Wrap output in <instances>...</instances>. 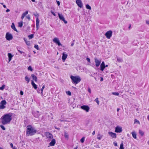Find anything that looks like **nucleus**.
<instances>
[{"mask_svg":"<svg viewBox=\"0 0 149 149\" xmlns=\"http://www.w3.org/2000/svg\"><path fill=\"white\" fill-rule=\"evenodd\" d=\"M103 136L102 135H100V134H98L97 135V138L99 140H100Z\"/></svg>","mask_w":149,"mask_h":149,"instance_id":"obj_29","label":"nucleus"},{"mask_svg":"<svg viewBox=\"0 0 149 149\" xmlns=\"http://www.w3.org/2000/svg\"><path fill=\"white\" fill-rule=\"evenodd\" d=\"M45 85H43L42 86V88L41 89V93L42 94V95L43 91V89H44V88H45Z\"/></svg>","mask_w":149,"mask_h":149,"instance_id":"obj_42","label":"nucleus"},{"mask_svg":"<svg viewBox=\"0 0 149 149\" xmlns=\"http://www.w3.org/2000/svg\"><path fill=\"white\" fill-rule=\"evenodd\" d=\"M28 11H26L24 13H23L22 15L24 16H25L28 13Z\"/></svg>","mask_w":149,"mask_h":149,"instance_id":"obj_43","label":"nucleus"},{"mask_svg":"<svg viewBox=\"0 0 149 149\" xmlns=\"http://www.w3.org/2000/svg\"><path fill=\"white\" fill-rule=\"evenodd\" d=\"M54 127H55V128L56 129H57V130H59L60 129L59 128H57L56 126H55Z\"/></svg>","mask_w":149,"mask_h":149,"instance_id":"obj_64","label":"nucleus"},{"mask_svg":"<svg viewBox=\"0 0 149 149\" xmlns=\"http://www.w3.org/2000/svg\"><path fill=\"white\" fill-rule=\"evenodd\" d=\"M81 108L86 111V112H88L90 109V108L87 105H84L81 107Z\"/></svg>","mask_w":149,"mask_h":149,"instance_id":"obj_7","label":"nucleus"},{"mask_svg":"<svg viewBox=\"0 0 149 149\" xmlns=\"http://www.w3.org/2000/svg\"><path fill=\"white\" fill-rule=\"evenodd\" d=\"M8 57L9 61L10 62L11 60L13 55L10 53H8Z\"/></svg>","mask_w":149,"mask_h":149,"instance_id":"obj_21","label":"nucleus"},{"mask_svg":"<svg viewBox=\"0 0 149 149\" xmlns=\"http://www.w3.org/2000/svg\"><path fill=\"white\" fill-rule=\"evenodd\" d=\"M105 63L104 62L102 61L100 65V70L103 71L105 68Z\"/></svg>","mask_w":149,"mask_h":149,"instance_id":"obj_14","label":"nucleus"},{"mask_svg":"<svg viewBox=\"0 0 149 149\" xmlns=\"http://www.w3.org/2000/svg\"><path fill=\"white\" fill-rule=\"evenodd\" d=\"M1 119L3 125H5L9 123L12 119V113H9L3 115Z\"/></svg>","mask_w":149,"mask_h":149,"instance_id":"obj_1","label":"nucleus"},{"mask_svg":"<svg viewBox=\"0 0 149 149\" xmlns=\"http://www.w3.org/2000/svg\"><path fill=\"white\" fill-rule=\"evenodd\" d=\"M33 114L36 118H38L40 116V114L39 113V112L38 111H36L33 112Z\"/></svg>","mask_w":149,"mask_h":149,"instance_id":"obj_13","label":"nucleus"},{"mask_svg":"<svg viewBox=\"0 0 149 149\" xmlns=\"http://www.w3.org/2000/svg\"><path fill=\"white\" fill-rule=\"evenodd\" d=\"M18 51L20 53L22 54L23 53V52L19 50L18 49Z\"/></svg>","mask_w":149,"mask_h":149,"instance_id":"obj_56","label":"nucleus"},{"mask_svg":"<svg viewBox=\"0 0 149 149\" xmlns=\"http://www.w3.org/2000/svg\"><path fill=\"white\" fill-rule=\"evenodd\" d=\"M24 79H25V80L27 81V83H28L30 81V78H29V77H28L27 76H26L25 77Z\"/></svg>","mask_w":149,"mask_h":149,"instance_id":"obj_27","label":"nucleus"},{"mask_svg":"<svg viewBox=\"0 0 149 149\" xmlns=\"http://www.w3.org/2000/svg\"><path fill=\"white\" fill-rule=\"evenodd\" d=\"M10 11V10L8 9H7V10H6V12H9Z\"/></svg>","mask_w":149,"mask_h":149,"instance_id":"obj_60","label":"nucleus"},{"mask_svg":"<svg viewBox=\"0 0 149 149\" xmlns=\"http://www.w3.org/2000/svg\"><path fill=\"white\" fill-rule=\"evenodd\" d=\"M5 108V106L4 105H0V109H3Z\"/></svg>","mask_w":149,"mask_h":149,"instance_id":"obj_47","label":"nucleus"},{"mask_svg":"<svg viewBox=\"0 0 149 149\" xmlns=\"http://www.w3.org/2000/svg\"><path fill=\"white\" fill-rule=\"evenodd\" d=\"M53 41L54 43L57 44L58 46H62V45L60 43L58 38H55L53 39Z\"/></svg>","mask_w":149,"mask_h":149,"instance_id":"obj_6","label":"nucleus"},{"mask_svg":"<svg viewBox=\"0 0 149 149\" xmlns=\"http://www.w3.org/2000/svg\"><path fill=\"white\" fill-rule=\"evenodd\" d=\"M34 35L33 34H31L29 35L28 36V37L29 38V39H31L33 38Z\"/></svg>","mask_w":149,"mask_h":149,"instance_id":"obj_34","label":"nucleus"},{"mask_svg":"<svg viewBox=\"0 0 149 149\" xmlns=\"http://www.w3.org/2000/svg\"><path fill=\"white\" fill-rule=\"evenodd\" d=\"M0 127L3 130H6V128L4 126L2 125H0Z\"/></svg>","mask_w":149,"mask_h":149,"instance_id":"obj_39","label":"nucleus"},{"mask_svg":"<svg viewBox=\"0 0 149 149\" xmlns=\"http://www.w3.org/2000/svg\"><path fill=\"white\" fill-rule=\"evenodd\" d=\"M112 32L111 30L107 31L105 34V35L108 39H110L112 36Z\"/></svg>","mask_w":149,"mask_h":149,"instance_id":"obj_5","label":"nucleus"},{"mask_svg":"<svg viewBox=\"0 0 149 149\" xmlns=\"http://www.w3.org/2000/svg\"><path fill=\"white\" fill-rule=\"evenodd\" d=\"M23 92L22 91H20V94L21 95H23Z\"/></svg>","mask_w":149,"mask_h":149,"instance_id":"obj_55","label":"nucleus"},{"mask_svg":"<svg viewBox=\"0 0 149 149\" xmlns=\"http://www.w3.org/2000/svg\"><path fill=\"white\" fill-rule=\"evenodd\" d=\"M94 60L96 66L97 67L99 66L101 62V60H98L96 58H94Z\"/></svg>","mask_w":149,"mask_h":149,"instance_id":"obj_9","label":"nucleus"},{"mask_svg":"<svg viewBox=\"0 0 149 149\" xmlns=\"http://www.w3.org/2000/svg\"><path fill=\"white\" fill-rule=\"evenodd\" d=\"M39 20H38V19L36 21V27L37 30L38 29L40 26L39 24Z\"/></svg>","mask_w":149,"mask_h":149,"instance_id":"obj_23","label":"nucleus"},{"mask_svg":"<svg viewBox=\"0 0 149 149\" xmlns=\"http://www.w3.org/2000/svg\"><path fill=\"white\" fill-rule=\"evenodd\" d=\"M34 47L37 50H39L38 46V45H35L34 46Z\"/></svg>","mask_w":149,"mask_h":149,"instance_id":"obj_44","label":"nucleus"},{"mask_svg":"<svg viewBox=\"0 0 149 149\" xmlns=\"http://www.w3.org/2000/svg\"><path fill=\"white\" fill-rule=\"evenodd\" d=\"M33 15L35 17H36V20H37V19H38V20H39L38 18V17L39 16V14L38 13L36 12V13H33Z\"/></svg>","mask_w":149,"mask_h":149,"instance_id":"obj_24","label":"nucleus"},{"mask_svg":"<svg viewBox=\"0 0 149 149\" xmlns=\"http://www.w3.org/2000/svg\"><path fill=\"white\" fill-rule=\"evenodd\" d=\"M76 2L78 6L80 8L82 7L83 6V3L81 0H76Z\"/></svg>","mask_w":149,"mask_h":149,"instance_id":"obj_10","label":"nucleus"},{"mask_svg":"<svg viewBox=\"0 0 149 149\" xmlns=\"http://www.w3.org/2000/svg\"><path fill=\"white\" fill-rule=\"evenodd\" d=\"M113 144L114 145V146H118L117 143L116 142H113Z\"/></svg>","mask_w":149,"mask_h":149,"instance_id":"obj_51","label":"nucleus"},{"mask_svg":"<svg viewBox=\"0 0 149 149\" xmlns=\"http://www.w3.org/2000/svg\"><path fill=\"white\" fill-rule=\"evenodd\" d=\"M31 84L33 86V87L35 89H36L37 88V85L34 83V81L33 80L31 81Z\"/></svg>","mask_w":149,"mask_h":149,"instance_id":"obj_19","label":"nucleus"},{"mask_svg":"<svg viewBox=\"0 0 149 149\" xmlns=\"http://www.w3.org/2000/svg\"><path fill=\"white\" fill-rule=\"evenodd\" d=\"M86 8L89 10H91V7L88 4H87L86 6Z\"/></svg>","mask_w":149,"mask_h":149,"instance_id":"obj_32","label":"nucleus"},{"mask_svg":"<svg viewBox=\"0 0 149 149\" xmlns=\"http://www.w3.org/2000/svg\"><path fill=\"white\" fill-rule=\"evenodd\" d=\"M56 2H57V3L58 6H59V5H60V2L59 1H56Z\"/></svg>","mask_w":149,"mask_h":149,"instance_id":"obj_54","label":"nucleus"},{"mask_svg":"<svg viewBox=\"0 0 149 149\" xmlns=\"http://www.w3.org/2000/svg\"><path fill=\"white\" fill-rule=\"evenodd\" d=\"M5 85L4 84L2 85V86L0 87V90H3L4 88H5Z\"/></svg>","mask_w":149,"mask_h":149,"instance_id":"obj_41","label":"nucleus"},{"mask_svg":"<svg viewBox=\"0 0 149 149\" xmlns=\"http://www.w3.org/2000/svg\"><path fill=\"white\" fill-rule=\"evenodd\" d=\"M131 134L133 137L135 139L136 138V134L135 132L134 131L132 132Z\"/></svg>","mask_w":149,"mask_h":149,"instance_id":"obj_22","label":"nucleus"},{"mask_svg":"<svg viewBox=\"0 0 149 149\" xmlns=\"http://www.w3.org/2000/svg\"><path fill=\"white\" fill-rule=\"evenodd\" d=\"M88 91L90 93H91V88H88Z\"/></svg>","mask_w":149,"mask_h":149,"instance_id":"obj_52","label":"nucleus"},{"mask_svg":"<svg viewBox=\"0 0 149 149\" xmlns=\"http://www.w3.org/2000/svg\"><path fill=\"white\" fill-rule=\"evenodd\" d=\"M86 59L88 62L90 63L91 61H90V58L87 57L86 58Z\"/></svg>","mask_w":149,"mask_h":149,"instance_id":"obj_50","label":"nucleus"},{"mask_svg":"<svg viewBox=\"0 0 149 149\" xmlns=\"http://www.w3.org/2000/svg\"><path fill=\"white\" fill-rule=\"evenodd\" d=\"M25 16H24V15H22V16H21V18L22 19H23L24 18V17Z\"/></svg>","mask_w":149,"mask_h":149,"instance_id":"obj_57","label":"nucleus"},{"mask_svg":"<svg viewBox=\"0 0 149 149\" xmlns=\"http://www.w3.org/2000/svg\"><path fill=\"white\" fill-rule=\"evenodd\" d=\"M70 78L72 80V83L76 84H78L81 80V78L79 76H74L71 75Z\"/></svg>","mask_w":149,"mask_h":149,"instance_id":"obj_3","label":"nucleus"},{"mask_svg":"<svg viewBox=\"0 0 149 149\" xmlns=\"http://www.w3.org/2000/svg\"><path fill=\"white\" fill-rule=\"evenodd\" d=\"M108 133L110 136L111 137L113 138H115L116 137V133L111 132H109Z\"/></svg>","mask_w":149,"mask_h":149,"instance_id":"obj_12","label":"nucleus"},{"mask_svg":"<svg viewBox=\"0 0 149 149\" xmlns=\"http://www.w3.org/2000/svg\"><path fill=\"white\" fill-rule=\"evenodd\" d=\"M26 17L28 19V20L29 21L30 20V19H31V18H30V16L29 15H27Z\"/></svg>","mask_w":149,"mask_h":149,"instance_id":"obj_46","label":"nucleus"},{"mask_svg":"<svg viewBox=\"0 0 149 149\" xmlns=\"http://www.w3.org/2000/svg\"><path fill=\"white\" fill-rule=\"evenodd\" d=\"M95 134V131H93V133H92V134L93 135H94Z\"/></svg>","mask_w":149,"mask_h":149,"instance_id":"obj_63","label":"nucleus"},{"mask_svg":"<svg viewBox=\"0 0 149 149\" xmlns=\"http://www.w3.org/2000/svg\"><path fill=\"white\" fill-rule=\"evenodd\" d=\"M122 131V127L117 126L115 128V132L117 133H120Z\"/></svg>","mask_w":149,"mask_h":149,"instance_id":"obj_11","label":"nucleus"},{"mask_svg":"<svg viewBox=\"0 0 149 149\" xmlns=\"http://www.w3.org/2000/svg\"><path fill=\"white\" fill-rule=\"evenodd\" d=\"M37 132V130L31 125H28L27 127L26 134L27 136H33Z\"/></svg>","mask_w":149,"mask_h":149,"instance_id":"obj_2","label":"nucleus"},{"mask_svg":"<svg viewBox=\"0 0 149 149\" xmlns=\"http://www.w3.org/2000/svg\"><path fill=\"white\" fill-rule=\"evenodd\" d=\"M64 136L65 138L68 139V134L66 132H65Z\"/></svg>","mask_w":149,"mask_h":149,"instance_id":"obj_38","label":"nucleus"},{"mask_svg":"<svg viewBox=\"0 0 149 149\" xmlns=\"http://www.w3.org/2000/svg\"><path fill=\"white\" fill-rule=\"evenodd\" d=\"M11 27L14 30L16 31L17 32H18V31L15 27L14 24V23H12V25L11 26Z\"/></svg>","mask_w":149,"mask_h":149,"instance_id":"obj_20","label":"nucleus"},{"mask_svg":"<svg viewBox=\"0 0 149 149\" xmlns=\"http://www.w3.org/2000/svg\"><path fill=\"white\" fill-rule=\"evenodd\" d=\"M85 140V137H83L80 139V141L81 143H83Z\"/></svg>","mask_w":149,"mask_h":149,"instance_id":"obj_40","label":"nucleus"},{"mask_svg":"<svg viewBox=\"0 0 149 149\" xmlns=\"http://www.w3.org/2000/svg\"><path fill=\"white\" fill-rule=\"evenodd\" d=\"M96 102L98 105H99L100 104V102L98 100V98H96L94 100Z\"/></svg>","mask_w":149,"mask_h":149,"instance_id":"obj_36","label":"nucleus"},{"mask_svg":"<svg viewBox=\"0 0 149 149\" xmlns=\"http://www.w3.org/2000/svg\"><path fill=\"white\" fill-rule=\"evenodd\" d=\"M28 69L29 70H30L31 71H32L33 70L31 66H29L28 68Z\"/></svg>","mask_w":149,"mask_h":149,"instance_id":"obj_37","label":"nucleus"},{"mask_svg":"<svg viewBox=\"0 0 149 149\" xmlns=\"http://www.w3.org/2000/svg\"><path fill=\"white\" fill-rule=\"evenodd\" d=\"M68 56V55L65 54L64 52H63L62 54V59L63 62H64L66 59L67 58Z\"/></svg>","mask_w":149,"mask_h":149,"instance_id":"obj_15","label":"nucleus"},{"mask_svg":"<svg viewBox=\"0 0 149 149\" xmlns=\"http://www.w3.org/2000/svg\"><path fill=\"white\" fill-rule=\"evenodd\" d=\"M56 143V140L55 139H53L51 142L49 143V145L50 146H54Z\"/></svg>","mask_w":149,"mask_h":149,"instance_id":"obj_17","label":"nucleus"},{"mask_svg":"<svg viewBox=\"0 0 149 149\" xmlns=\"http://www.w3.org/2000/svg\"><path fill=\"white\" fill-rule=\"evenodd\" d=\"M66 93L67 94L69 95H71V92L69 91H68L67 92H66Z\"/></svg>","mask_w":149,"mask_h":149,"instance_id":"obj_48","label":"nucleus"},{"mask_svg":"<svg viewBox=\"0 0 149 149\" xmlns=\"http://www.w3.org/2000/svg\"><path fill=\"white\" fill-rule=\"evenodd\" d=\"M58 15L59 18L60 20L63 21L65 24L67 23V21L65 20L64 17L62 14L58 13Z\"/></svg>","mask_w":149,"mask_h":149,"instance_id":"obj_8","label":"nucleus"},{"mask_svg":"<svg viewBox=\"0 0 149 149\" xmlns=\"http://www.w3.org/2000/svg\"><path fill=\"white\" fill-rule=\"evenodd\" d=\"M117 60L118 62H122L123 61V60L122 58L118 57L117 58Z\"/></svg>","mask_w":149,"mask_h":149,"instance_id":"obj_30","label":"nucleus"},{"mask_svg":"<svg viewBox=\"0 0 149 149\" xmlns=\"http://www.w3.org/2000/svg\"><path fill=\"white\" fill-rule=\"evenodd\" d=\"M75 41L74 40L73 41L72 43L71 44V46L72 47L73 46L74 44V42Z\"/></svg>","mask_w":149,"mask_h":149,"instance_id":"obj_53","label":"nucleus"},{"mask_svg":"<svg viewBox=\"0 0 149 149\" xmlns=\"http://www.w3.org/2000/svg\"><path fill=\"white\" fill-rule=\"evenodd\" d=\"M100 78H101V79H100V81H103V78L102 77H101Z\"/></svg>","mask_w":149,"mask_h":149,"instance_id":"obj_62","label":"nucleus"},{"mask_svg":"<svg viewBox=\"0 0 149 149\" xmlns=\"http://www.w3.org/2000/svg\"><path fill=\"white\" fill-rule=\"evenodd\" d=\"M23 26L22 21H21L18 23V26L20 27H22Z\"/></svg>","mask_w":149,"mask_h":149,"instance_id":"obj_31","label":"nucleus"},{"mask_svg":"<svg viewBox=\"0 0 149 149\" xmlns=\"http://www.w3.org/2000/svg\"><path fill=\"white\" fill-rule=\"evenodd\" d=\"M139 134L141 136H143L144 134V132L141 130H139Z\"/></svg>","mask_w":149,"mask_h":149,"instance_id":"obj_28","label":"nucleus"},{"mask_svg":"<svg viewBox=\"0 0 149 149\" xmlns=\"http://www.w3.org/2000/svg\"><path fill=\"white\" fill-rule=\"evenodd\" d=\"M134 123H137L139 124H140V123L139 121L138 120H137L136 119H135L134 120Z\"/></svg>","mask_w":149,"mask_h":149,"instance_id":"obj_45","label":"nucleus"},{"mask_svg":"<svg viewBox=\"0 0 149 149\" xmlns=\"http://www.w3.org/2000/svg\"><path fill=\"white\" fill-rule=\"evenodd\" d=\"M112 94L113 95L118 96L119 95V93L117 92H113L112 93Z\"/></svg>","mask_w":149,"mask_h":149,"instance_id":"obj_35","label":"nucleus"},{"mask_svg":"<svg viewBox=\"0 0 149 149\" xmlns=\"http://www.w3.org/2000/svg\"><path fill=\"white\" fill-rule=\"evenodd\" d=\"M24 40L26 44L28 46L30 45V41H27V39L25 38H24Z\"/></svg>","mask_w":149,"mask_h":149,"instance_id":"obj_25","label":"nucleus"},{"mask_svg":"<svg viewBox=\"0 0 149 149\" xmlns=\"http://www.w3.org/2000/svg\"><path fill=\"white\" fill-rule=\"evenodd\" d=\"M46 135L47 138L51 139L53 138L52 135L49 132H47L46 133Z\"/></svg>","mask_w":149,"mask_h":149,"instance_id":"obj_16","label":"nucleus"},{"mask_svg":"<svg viewBox=\"0 0 149 149\" xmlns=\"http://www.w3.org/2000/svg\"><path fill=\"white\" fill-rule=\"evenodd\" d=\"M10 146L12 148H13V145L12 143H11L10 144Z\"/></svg>","mask_w":149,"mask_h":149,"instance_id":"obj_59","label":"nucleus"},{"mask_svg":"<svg viewBox=\"0 0 149 149\" xmlns=\"http://www.w3.org/2000/svg\"><path fill=\"white\" fill-rule=\"evenodd\" d=\"M119 149H124V148L123 147V143H122L120 144Z\"/></svg>","mask_w":149,"mask_h":149,"instance_id":"obj_33","label":"nucleus"},{"mask_svg":"<svg viewBox=\"0 0 149 149\" xmlns=\"http://www.w3.org/2000/svg\"><path fill=\"white\" fill-rule=\"evenodd\" d=\"M31 77H32L33 79L36 82L37 81V77L34 74H32L31 75Z\"/></svg>","mask_w":149,"mask_h":149,"instance_id":"obj_18","label":"nucleus"},{"mask_svg":"<svg viewBox=\"0 0 149 149\" xmlns=\"http://www.w3.org/2000/svg\"><path fill=\"white\" fill-rule=\"evenodd\" d=\"M146 23L147 24H149V20L148 21H146Z\"/></svg>","mask_w":149,"mask_h":149,"instance_id":"obj_61","label":"nucleus"},{"mask_svg":"<svg viewBox=\"0 0 149 149\" xmlns=\"http://www.w3.org/2000/svg\"><path fill=\"white\" fill-rule=\"evenodd\" d=\"M6 104V102L5 100H3L1 102V105H4Z\"/></svg>","mask_w":149,"mask_h":149,"instance_id":"obj_26","label":"nucleus"},{"mask_svg":"<svg viewBox=\"0 0 149 149\" xmlns=\"http://www.w3.org/2000/svg\"><path fill=\"white\" fill-rule=\"evenodd\" d=\"M6 38L7 40L10 41L13 39V36L11 34L7 32L6 35Z\"/></svg>","mask_w":149,"mask_h":149,"instance_id":"obj_4","label":"nucleus"},{"mask_svg":"<svg viewBox=\"0 0 149 149\" xmlns=\"http://www.w3.org/2000/svg\"><path fill=\"white\" fill-rule=\"evenodd\" d=\"M23 54V55L24 56H26V54L24 52H23L22 53Z\"/></svg>","mask_w":149,"mask_h":149,"instance_id":"obj_58","label":"nucleus"},{"mask_svg":"<svg viewBox=\"0 0 149 149\" xmlns=\"http://www.w3.org/2000/svg\"><path fill=\"white\" fill-rule=\"evenodd\" d=\"M51 13L54 16H56V15L55 13L52 10L51 11Z\"/></svg>","mask_w":149,"mask_h":149,"instance_id":"obj_49","label":"nucleus"}]
</instances>
